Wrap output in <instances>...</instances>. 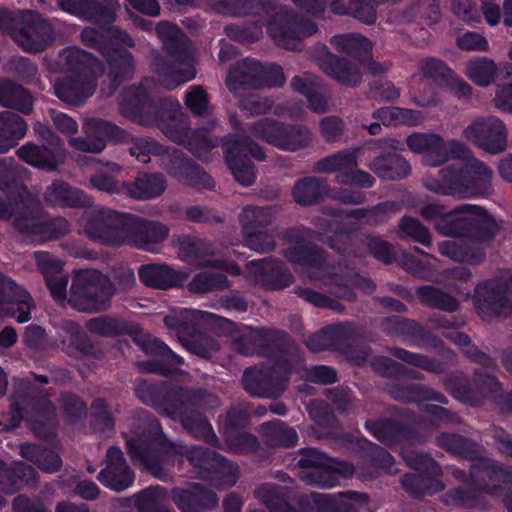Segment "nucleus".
<instances>
[{"label":"nucleus","mask_w":512,"mask_h":512,"mask_svg":"<svg viewBox=\"0 0 512 512\" xmlns=\"http://www.w3.org/2000/svg\"><path fill=\"white\" fill-rule=\"evenodd\" d=\"M169 235L167 225L130 213L125 246L154 253Z\"/></svg>","instance_id":"25"},{"label":"nucleus","mask_w":512,"mask_h":512,"mask_svg":"<svg viewBox=\"0 0 512 512\" xmlns=\"http://www.w3.org/2000/svg\"><path fill=\"white\" fill-rule=\"evenodd\" d=\"M28 171L12 157L0 158V219L11 220L24 208L34 212L37 208L36 196L32 194L25 181Z\"/></svg>","instance_id":"12"},{"label":"nucleus","mask_w":512,"mask_h":512,"mask_svg":"<svg viewBox=\"0 0 512 512\" xmlns=\"http://www.w3.org/2000/svg\"><path fill=\"white\" fill-rule=\"evenodd\" d=\"M263 63L254 58H244L230 69L227 87L233 90L236 86L243 89H258L257 78L261 76Z\"/></svg>","instance_id":"48"},{"label":"nucleus","mask_w":512,"mask_h":512,"mask_svg":"<svg viewBox=\"0 0 512 512\" xmlns=\"http://www.w3.org/2000/svg\"><path fill=\"white\" fill-rule=\"evenodd\" d=\"M58 335L61 338V343L67 345L68 353L94 359L100 358L99 348L90 340L76 321L62 320L58 325Z\"/></svg>","instance_id":"40"},{"label":"nucleus","mask_w":512,"mask_h":512,"mask_svg":"<svg viewBox=\"0 0 512 512\" xmlns=\"http://www.w3.org/2000/svg\"><path fill=\"white\" fill-rule=\"evenodd\" d=\"M300 454L297 466L303 469L302 478L307 484L318 488H333L340 479L349 478L355 472L351 463L330 458L314 448H303Z\"/></svg>","instance_id":"17"},{"label":"nucleus","mask_w":512,"mask_h":512,"mask_svg":"<svg viewBox=\"0 0 512 512\" xmlns=\"http://www.w3.org/2000/svg\"><path fill=\"white\" fill-rule=\"evenodd\" d=\"M140 281L147 287L168 289L178 285V273L166 265H142L138 271Z\"/></svg>","instance_id":"55"},{"label":"nucleus","mask_w":512,"mask_h":512,"mask_svg":"<svg viewBox=\"0 0 512 512\" xmlns=\"http://www.w3.org/2000/svg\"><path fill=\"white\" fill-rule=\"evenodd\" d=\"M55 39V30L52 23L41 16L37 11L25 10L19 15V27L15 29L14 40L31 53L46 50Z\"/></svg>","instance_id":"22"},{"label":"nucleus","mask_w":512,"mask_h":512,"mask_svg":"<svg viewBox=\"0 0 512 512\" xmlns=\"http://www.w3.org/2000/svg\"><path fill=\"white\" fill-rule=\"evenodd\" d=\"M367 166L383 180L403 179L411 172L409 162L395 151L385 152L374 157Z\"/></svg>","instance_id":"43"},{"label":"nucleus","mask_w":512,"mask_h":512,"mask_svg":"<svg viewBox=\"0 0 512 512\" xmlns=\"http://www.w3.org/2000/svg\"><path fill=\"white\" fill-rule=\"evenodd\" d=\"M477 306L485 314H506L511 310L510 302L502 285L487 283L478 291Z\"/></svg>","instance_id":"50"},{"label":"nucleus","mask_w":512,"mask_h":512,"mask_svg":"<svg viewBox=\"0 0 512 512\" xmlns=\"http://www.w3.org/2000/svg\"><path fill=\"white\" fill-rule=\"evenodd\" d=\"M248 266L257 280L271 291L287 288L294 281V277L285 263L276 258L266 257L251 260Z\"/></svg>","instance_id":"32"},{"label":"nucleus","mask_w":512,"mask_h":512,"mask_svg":"<svg viewBox=\"0 0 512 512\" xmlns=\"http://www.w3.org/2000/svg\"><path fill=\"white\" fill-rule=\"evenodd\" d=\"M170 497L181 512H205L218 504L216 493L198 483L174 487L171 489Z\"/></svg>","instance_id":"30"},{"label":"nucleus","mask_w":512,"mask_h":512,"mask_svg":"<svg viewBox=\"0 0 512 512\" xmlns=\"http://www.w3.org/2000/svg\"><path fill=\"white\" fill-rule=\"evenodd\" d=\"M250 132L256 138L287 152H296L308 147L311 133L303 124H290L271 118H262L254 122Z\"/></svg>","instance_id":"18"},{"label":"nucleus","mask_w":512,"mask_h":512,"mask_svg":"<svg viewBox=\"0 0 512 512\" xmlns=\"http://www.w3.org/2000/svg\"><path fill=\"white\" fill-rule=\"evenodd\" d=\"M43 197L45 203L51 207L90 208L94 203L93 198L82 190L58 179L47 186Z\"/></svg>","instance_id":"38"},{"label":"nucleus","mask_w":512,"mask_h":512,"mask_svg":"<svg viewBox=\"0 0 512 512\" xmlns=\"http://www.w3.org/2000/svg\"><path fill=\"white\" fill-rule=\"evenodd\" d=\"M291 374L271 365L248 367L244 370L242 384L252 397L277 398L286 390Z\"/></svg>","instance_id":"24"},{"label":"nucleus","mask_w":512,"mask_h":512,"mask_svg":"<svg viewBox=\"0 0 512 512\" xmlns=\"http://www.w3.org/2000/svg\"><path fill=\"white\" fill-rule=\"evenodd\" d=\"M212 10L219 14L245 16L255 14V6L269 16L267 31L270 37L286 49H294L299 40L314 35L318 27L293 10L284 9L275 0H208Z\"/></svg>","instance_id":"3"},{"label":"nucleus","mask_w":512,"mask_h":512,"mask_svg":"<svg viewBox=\"0 0 512 512\" xmlns=\"http://www.w3.org/2000/svg\"><path fill=\"white\" fill-rule=\"evenodd\" d=\"M96 86V77L66 75L55 82L54 94L63 102L80 106L94 94Z\"/></svg>","instance_id":"34"},{"label":"nucleus","mask_w":512,"mask_h":512,"mask_svg":"<svg viewBox=\"0 0 512 512\" xmlns=\"http://www.w3.org/2000/svg\"><path fill=\"white\" fill-rule=\"evenodd\" d=\"M289 335L287 332L266 328L264 340L259 351V357L267 358L271 366L284 373H292L293 366L288 358Z\"/></svg>","instance_id":"37"},{"label":"nucleus","mask_w":512,"mask_h":512,"mask_svg":"<svg viewBox=\"0 0 512 512\" xmlns=\"http://www.w3.org/2000/svg\"><path fill=\"white\" fill-rule=\"evenodd\" d=\"M362 457L370 465L367 475L373 478L378 470L390 471L394 465L393 456L383 447L366 441L362 446Z\"/></svg>","instance_id":"62"},{"label":"nucleus","mask_w":512,"mask_h":512,"mask_svg":"<svg viewBox=\"0 0 512 512\" xmlns=\"http://www.w3.org/2000/svg\"><path fill=\"white\" fill-rule=\"evenodd\" d=\"M97 479L106 488L121 492L132 486L135 474L129 466H105L98 473Z\"/></svg>","instance_id":"60"},{"label":"nucleus","mask_w":512,"mask_h":512,"mask_svg":"<svg viewBox=\"0 0 512 512\" xmlns=\"http://www.w3.org/2000/svg\"><path fill=\"white\" fill-rule=\"evenodd\" d=\"M37 208L30 212L24 208L13 219V226L20 233L37 237L43 241L58 239L70 232V223L61 216L46 219V212L39 198H36Z\"/></svg>","instance_id":"20"},{"label":"nucleus","mask_w":512,"mask_h":512,"mask_svg":"<svg viewBox=\"0 0 512 512\" xmlns=\"http://www.w3.org/2000/svg\"><path fill=\"white\" fill-rule=\"evenodd\" d=\"M331 45L340 53L346 54L363 63L371 59V41L358 33L335 35L330 40Z\"/></svg>","instance_id":"51"},{"label":"nucleus","mask_w":512,"mask_h":512,"mask_svg":"<svg viewBox=\"0 0 512 512\" xmlns=\"http://www.w3.org/2000/svg\"><path fill=\"white\" fill-rule=\"evenodd\" d=\"M150 439L133 436L126 440V450L132 462H138L157 476L163 471L164 462L171 455L185 456L195 477L212 481L233 470L232 464L215 450L201 445L187 446L182 441H172L163 432L159 420L146 413Z\"/></svg>","instance_id":"1"},{"label":"nucleus","mask_w":512,"mask_h":512,"mask_svg":"<svg viewBox=\"0 0 512 512\" xmlns=\"http://www.w3.org/2000/svg\"><path fill=\"white\" fill-rule=\"evenodd\" d=\"M225 162L234 179L249 187L256 181L255 165L250 157L264 161V148L246 134H228L222 139Z\"/></svg>","instance_id":"16"},{"label":"nucleus","mask_w":512,"mask_h":512,"mask_svg":"<svg viewBox=\"0 0 512 512\" xmlns=\"http://www.w3.org/2000/svg\"><path fill=\"white\" fill-rule=\"evenodd\" d=\"M179 249L183 258L188 262L196 263L202 267L209 257L214 256L216 248L214 244L206 239L194 236H184L179 243Z\"/></svg>","instance_id":"57"},{"label":"nucleus","mask_w":512,"mask_h":512,"mask_svg":"<svg viewBox=\"0 0 512 512\" xmlns=\"http://www.w3.org/2000/svg\"><path fill=\"white\" fill-rule=\"evenodd\" d=\"M408 148L423 154V163L438 167L448 161V147L439 135L433 133H414L406 139Z\"/></svg>","instance_id":"36"},{"label":"nucleus","mask_w":512,"mask_h":512,"mask_svg":"<svg viewBox=\"0 0 512 512\" xmlns=\"http://www.w3.org/2000/svg\"><path fill=\"white\" fill-rule=\"evenodd\" d=\"M256 494L270 512H298L290 503L286 488L278 485L264 484Z\"/></svg>","instance_id":"61"},{"label":"nucleus","mask_w":512,"mask_h":512,"mask_svg":"<svg viewBox=\"0 0 512 512\" xmlns=\"http://www.w3.org/2000/svg\"><path fill=\"white\" fill-rule=\"evenodd\" d=\"M130 213L108 207L85 211L79 224L90 241L108 248H121L126 244Z\"/></svg>","instance_id":"13"},{"label":"nucleus","mask_w":512,"mask_h":512,"mask_svg":"<svg viewBox=\"0 0 512 512\" xmlns=\"http://www.w3.org/2000/svg\"><path fill=\"white\" fill-rule=\"evenodd\" d=\"M26 132L27 123L22 116L12 111L0 112V153L16 147Z\"/></svg>","instance_id":"47"},{"label":"nucleus","mask_w":512,"mask_h":512,"mask_svg":"<svg viewBox=\"0 0 512 512\" xmlns=\"http://www.w3.org/2000/svg\"><path fill=\"white\" fill-rule=\"evenodd\" d=\"M81 41L103 56L107 64V77L114 90L133 77L135 59L128 49L113 43L103 33L90 27L82 30Z\"/></svg>","instance_id":"15"},{"label":"nucleus","mask_w":512,"mask_h":512,"mask_svg":"<svg viewBox=\"0 0 512 512\" xmlns=\"http://www.w3.org/2000/svg\"><path fill=\"white\" fill-rule=\"evenodd\" d=\"M358 167V158L355 151H340L318 160L315 170L321 173L338 172L343 174L352 168Z\"/></svg>","instance_id":"64"},{"label":"nucleus","mask_w":512,"mask_h":512,"mask_svg":"<svg viewBox=\"0 0 512 512\" xmlns=\"http://www.w3.org/2000/svg\"><path fill=\"white\" fill-rule=\"evenodd\" d=\"M60 62L68 75L96 77L103 69L102 61L94 54L76 46L65 48L60 53Z\"/></svg>","instance_id":"41"},{"label":"nucleus","mask_w":512,"mask_h":512,"mask_svg":"<svg viewBox=\"0 0 512 512\" xmlns=\"http://www.w3.org/2000/svg\"><path fill=\"white\" fill-rule=\"evenodd\" d=\"M390 396L405 403L436 401L447 404L445 396L423 384L415 383H393L389 387Z\"/></svg>","instance_id":"46"},{"label":"nucleus","mask_w":512,"mask_h":512,"mask_svg":"<svg viewBox=\"0 0 512 512\" xmlns=\"http://www.w3.org/2000/svg\"><path fill=\"white\" fill-rule=\"evenodd\" d=\"M135 393L143 404L152 407L161 416L180 422L194 438L213 446L218 444L211 423L201 411L217 403V398L206 389L159 380L140 382Z\"/></svg>","instance_id":"2"},{"label":"nucleus","mask_w":512,"mask_h":512,"mask_svg":"<svg viewBox=\"0 0 512 512\" xmlns=\"http://www.w3.org/2000/svg\"><path fill=\"white\" fill-rule=\"evenodd\" d=\"M496 219L483 207L462 204L450 210V259L478 264L485 258L483 244L499 232Z\"/></svg>","instance_id":"5"},{"label":"nucleus","mask_w":512,"mask_h":512,"mask_svg":"<svg viewBox=\"0 0 512 512\" xmlns=\"http://www.w3.org/2000/svg\"><path fill=\"white\" fill-rule=\"evenodd\" d=\"M424 76V87L429 86L430 92H421L415 96V103L421 107H436L440 103L439 82H448V66L434 57L424 59L420 64Z\"/></svg>","instance_id":"33"},{"label":"nucleus","mask_w":512,"mask_h":512,"mask_svg":"<svg viewBox=\"0 0 512 512\" xmlns=\"http://www.w3.org/2000/svg\"><path fill=\"white\" fill-rule=\"evenodd\" d=\"M163 322L186 350L206 360L220 351L218 341L209 332L232 335L237 330L233 321L196 309H182L173 315H166Z\"/></svg>","instance_id":"6"},{"label":"nucleus","mask_w":512,"mask_h":512,"mask_svg":"<svg viewBox=\"0 0 512 512\" xmlns=\"http://www.w3.org/2000/svg\"><path fill=\"white\" fill-rule=\"evenodd\" d=\"M115 286L98 271H81L72 280L69 304L80 312H101L109 308Z\"/></svg>","instance_id":"14"},{"label":"nucleus","mask_w":512,"mask_h":512,"mask_svg":"<svg viewBox=\"0 0 512 512\" xmlns=\"http://www.w3.org/2000/svg\"><path fill=\"white\" fill-rule=\"evenodd\" d=\"M20 455L35 464L41 471L55 473L62 468V459L54 450L35 443H22Z\"/></svg>","instance_id":"52"},{"label":"nucleus","mask_w":512,"mask_h":512,"mask_svg":"<svg viewBox=\"0 0 512 512\" xmlns=\"http://www.w3.org/2000/svg\"><path fill=\"white\" fill-rule=\"evenodd\" d=\"M332 10L336 14L351 16L367 25L375 23L377 19L375 5L370 0H349L346 6L333 2Z\"/></svg>","instance_id":"63"},{"label":"nucleus","mask_w":512,"mask_h":512,"mask_svg":"<svg viewBox=\"0 0 512 512\" xmlns=\"http://www.w3.org/2000/svg\"><path fill=\"white\" fill-rule=\"evenodd\" d=\"M156 32L163 42L166 55L158 53L153 57V71L176 83L193 79V51L189 38L177 25L167 21L158 23Z\"/></svg>","instance_id":"11"},{"label":"nucleus","mask_w":512,"mask_h":512,"mask_svg":"<svg viewBox=\"0 0 512 512\" xmlns=\"http://www.w3.org/2000/svg\"><path fill=\"white\" fill-rule=\"evenodd\" d=\"M461 135L463 139L492 155L503 153L508 147V129L496 116L474 118Z\"/></svg>","instance_id":"21"},{"label":"nucleus","mask_w":512,"mask_h":512,"mask_svg":"<svg viewBox=\"0 0 512 512\" xmlns=\"http://www.w3.org/2000/svg\"><path fill=\"white\" fill-rule=\"evenodd\" d=\"M258 432L269 447L292 448L297 445V431L282 420L273 419L260 424Z\"/></svg>","instance_id":"44"},{"label":"nucleus","mask_w":512,"mask_h":512,"mask_svg":"<svg viewBox=\"0 0 512 512\" xmlns=\"http://www.w3.org/2000/svg\"><path fill=\"white\" fill-rule=\"evenodd\" d=\"M23 420L39 438L51 439L54 435L57 414L50 395L29 381H22L12 396L8 428L19 427Z\"/></svg>","instance_id":"8"},{"label":"nucleus","mask_w":512,"mask_h":512,"mask_svg":"<svg viewBox=\"0 0 512 512\" xmlns=\"http://www.w3.org/2000/svg\"><path fill=\"white\" fill-rule=\"evenodd\" d=\"M365 429L384 444H401L417 440L418 432L412 426L391 418L367 420Z\"/></svg>","instance_id":"35"},{"label":"nucleus","mask_w":512,"mask_h":512,"mask_svg":"<svg viewBox=\"0 0 512 512\" xmlns=\"http://www.w3.org/2000/svg\"><path fill=\"white\" fill-rule=\"evenodd\" d=\"M18 157L25 163L47 171L56 169L55 155L45 145L39 146L28 142L17 150Z\"/></svg>","instance_id":"59"},{"label":"nucleus","mask_w":512,"mask_h":512,"mask_svg":"<svg viewBox=\"0 0 512 512\" xmlns=\"http://www.w3.org/2000/svg\"><path fill=\"white\" fill-rule=\"evenodd\" d=\"M166 187L167 182L163 174L141 173L127 186V191L132 198L148 200L161 196Z\"/></svg>","instance_id":"53"},{"label":"nucleus","mask_w":512,"mask_h":512,"mask_svg":"<svg viewBox=\"0 0 512 512\" xmlns=\"http://www.w3.org/2000/svg\"><path fill=\"white\" fill-rule=\"evenodd\" d=\"M120 112L134 123L159 128L176 143H183L191 131L177 101L168 97L156 101L142 86H130L122 92Z\"/></svg>","instance_id":"4"},{"label":"nucleus","mask_w":512,"mask_h":512,"mask_svg":"<svg viewBox=\"0 0 512 512\" xmlns=\"http://www.w3.org/2000/svg\"><path fill=\"white\" fill-rule=\"evenodd\" d=\"M439 476L405 473L401 477L400 483L410 497L421 500L425 495H433L444 489L443 483L437 479Z\"/></svg>","instance_id":"54"},{"label":"nucleus","mask_w":512,"mask_h":512,"mask_svg":"<svg viewBox=\"0 0 512 512\" xmlns=\"http://www.w3.org/2000/svg\"><path fill=\"white\" fill-rule=\"evenodd\" d=\"M0 105L28 115L33 110L34 100L31 93L21 85L0 78Z\"/></svg>","instance_id":"49"},{"label":"nucleus","mask_w":512,"mask_h":512,"mask_svg":"<svg viewBox=\"0 0 512 512\" xmlns=\"http://www.w3.org/2000/svg\"><path fill=\"white\" fill-rule=\"evenodd\" d=\"M464 324L465 320L463 318H457L455 322L450 320V342L459 346L463 353L471 360L484 367L494 368L496 366L494 360L471 344V339L467 334L457 330L458 327Z\"/></svg>","instance_id":"56"},{"label":"nucleus","mask_w":512,"mask_h":512,"mask_svg":"<svg viewBox=\"0 0 512 512\" xmlns=\"http://www.w3.org/2000/svg\"><path fill=\"white\" fill-rule=\"evenodd\" d=\"M275 219V210L271 206L257 207L247 205L240 214V223L243 234L264 230L270 226Z\"/></svg>","instance_id":"58"},{"label":"nucleus","mask_w":512,"mask_h":512,"mask_svg":"<svg viewBox=\"0 0 512 512\" xmlns=\"http://www.w3.org/2000/svg\"><path fill=\"white\" fill-rule=\"evenodd\" d=\"M493 171L460 140H450V196L463 199L489 196Z\"/></svg>","instance_id":"9"},{"label":"nucleus","mask_w":512,"mask_h":512,"mask_svg":"<svg viewBox=\"0 0 512 512\" xmlns=\"http://www.w3.org/2000/svg\"><path fill=\"white\" fill-rule=\"evenodd\" d=\"M85 137L74 138L73 147L82 152L99 153L106 147L107 141L115 143H128L130 155L141 163H148L151 155H161L164 148L161 144L148 138H132L131 135L116 124L104 119L93 118L84 126Z\"/></svg>","instance_id":"10"},{"label":"nucleus","mask_w":512,"mask_h":512,"mask_svg":"<svg viewBox=\"0 0 512 512\" xmlns=\"http://www.w3.org/2000/svg\"><path fill=\"white\" fill-rule=\"evenodd\" d=\"M314 231L303 226L288 228L284 239L289 246L283 256L288 262L308 268H320L325 263V254L321 247L313 242Z\"/></svg>","instance_id":"23"},{"label":"nucleus","mask_w":512,"mask_h":512,"mask_svg":"<svg viewBox=\"0 0 512 512\" xmlns=\"http://www.w3.org/2000/svg\"><path fill=\"white\" fill-rule=\"evenodd\" d=\"M85 327L90 333L104 337L130 336L143 352L160 357V359L146 362L150 372L167 376L184 364V359L172 351L165 342L145 333L134 322L110 315H100L89 319Z\"/></svg>","instance_id":"7"},{"label":"nucleus","mask_w":512,"mask_h":512,"mask_svg":"<svg viewBox=\"0 0 512 512\" xmlns=\"http://www.w3.org/2000/svg\"><path fill=\"white\" fill-rule=\"evenodd\" d=\"M382 326L387 335L401 337L410 346L427 348L441 344L438 337L416 320L394 315L384 318Z\"/></svg>","instance_id":"27"},{"label":"nucleus","mask_w":512,"mask_h":512,"mask_svg":"<svg viewBox=\"0 0 512 512\" xmlns=\"http://www.w3.org/2000/svg\"><path fill=\"white\" fill-rule=\"evenodd\" d=\"M452 474L457 480L470 481L475 489L492 496L503 495L506 486L512 484V468L491 458L477 459L468 474L460 469H453Z\"/></svg>","instance_id":"19"},{"label":"nucleus","mask_w":512,"mask_h":512,"mask_svg":"<svg viewBox=\"0 0 512 512\" xmlns=\"http://www.w3.org/2000/svg\"><path fill=\"white\" fill-rule=\"evenodd\" d=\"M4 304L15 306L14 313H17L16 320L19 323L28 322L35 307L30 293L0 272V307Z\"/></svg>","instance_id":"39"},{"label":"nucleus","mask_w":512,"mask_h":512,"mask_svg":"<svg viewBox=\"0 0 512 512\" xmlns=\"http://www.w3.org/2000/svg\"><path fill=\"white\" fill-rule=\"evenodd\" d=\"M163 166L172 177L192 187L212 190L215 187L213 178L185 153L175 150L164 161Z\"/></svg>","instance_id":"28"},{"label":"nucleus","mask_w":512,"mask_h":512,"mask_svg":"<svg viewBox=\"0 0 512 512\" xmlns=\"http://www.w3.org/2000/svg\"><path fill=\"white\" fill-rule=\"evenodd\" d=\"M317 62L327 76L341 85L357 87L361 83L358 67L347 59L333 54L325 45L317 50Z\"/></svg>","instance_id":"31"},{"label":"nucleus","mask_w":512,"mask_h":512,"mask_svg":"<svg viewBox=\"0 0 512 512\" xmlns=\"http://www.w3.org/2000/svg\"><path fill=\"white\" fill-rule=\"evenodd\" d=\"M327 330L333 344V350L340 352L358 365L366 362L368 358L366 349L356 344L360 333L355 323L349 321L338 322L328 325Z\"/></svg>","instance_id":"29"},{"label":"nucleus","mask_w":512,"mask_h":512,"mask_svg":"<svg viewBox=\"0 0 512 512\" xmlns=\"http://www.w3.org/2000/svg\"><path fill=\"white\" fill-rule=\"evenodd\" d=\"M37 481L35 469L22 461H14L8 465L0 459V492L14 494L20 491L25 484Z\"/></svg>","instance_id":"42"},{"label":"nucleus","mask_w":512,"mask_h":512,"mask_svg":"<svg viewBox=\"0 0 512 512\" xmlns=\"http://www.w3.org/2000/svg\"><path fill=\"white\" fill-rule=\"evenodd\" d=\"M328 193L329 187L326 180L314 176L299 179L292 189L294 201L304 207L324 201Z\"/></svg>","instance_id":"45"},{"label":"nucleus","mask_w":512,"mask_h":512,"mask_svg":"<svg viewBox=\"0 0 512 512\" xmlns=\"http://www.w3.org/2000/svg\"><path fill=\"white\" fill-rule=\"evenodd\" d=\"M338 496L311 492L300 498L299 506L305 512H359L354 503L369 501L368 494L352 490L340 492Z\"/></svg>","instance_id":"26"}]
</instances>
